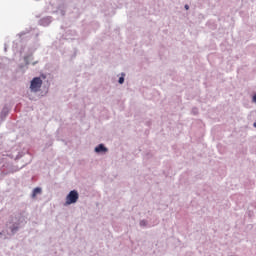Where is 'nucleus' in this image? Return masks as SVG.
<instances>
[{
    "mask_svg": "<svg viewBox=\"0 0 256 256\" xmlns=\"http://www.w3.org/2000/svg\"><path fill=\"white\" fill-rule=\"evenodd\" d=\"M0 165L2 166V173L4 175H9V173H15L16 171H19V169H23L25 165H17L13 162H0Z\"/></svg>",
    "mask_w": 256,
    "mask_h": 256,
    "instance_id": "obj_1",
    "label": "nucleus"
},
{
    "mask_svg": "<svg viewBox=\"0 0 256 256\" xmlns=\"http://www.w3.org/2000/svg\"><path fill=\"white\" fill-rule=\"evenodd\" d=\"M77 201H79V192H77V190H72L66 196L65 205H73Z\"/></svg>",
    "mask_w": 256,
    "mask_h": 256,
    "instance_id": "obj_2",
    "label": "nucleus"
},
{
    "mask_svg": "<svg viewBox=\"0 0 256 256\" xmlns=\"http://www.w3.org/2000/svg\"><path fill=\"white\" fill-rule=\"evenodd\" d=\"M43 86V80L39 77H35L32 79L30 84V89L33 93H37L41 91V87Z\"/></svg>",
    "mask_w": 256,
    "mask_h": 256,
    "instance_id": "obj_3",
    "label": "nucleus"
},
{
    "mask_svg": "<svg viewBox=\"0 0 256 256\" xmlns=\"http://www.w3.org/2000/svg\"><path fill=\"white\" fill-rule=\"evenodd\" d=\"M41 193H43V189L41 187L34 188L31 195L32 199H35V197H37V195H41Z\"/></svg>",
    "mask_w": 256,
    "mask_h": 256,
    "instance_id": "obj_4",
    "label": "nucleus"
},
{
    "mask_svg": "<svg viewBox=\"0 0 256 256\" xmlns=\"http://www.w3.org/2000/svg\"><path fill=\"white\" fill-rule=\"evenodd\" d=\"M8 229H10L12 235H15V233L19 231V223H13L12 225L8 226Z\"/></svg>",
    "mask_w": 256,
    "mask_h": 256,
    "instance_id": "obj_5",
    "label": "nucleus"
},
{
    "mask_svg": "<svg viewBox=\"0 0 256 256\" xmlns=\"http://www.w3.org/2000/svg\"><path fill=\"white\" fill-rule=\"evenodd\" d=\"M107 151V147H105L103 144H100L95 148L96 153H107Z\"/></svg>",
    "mask_w": 256,
    "mask_h": 256,
    "instance_id": "obj_6",
    "label": "nucleus"
},
{
    "mask_svg": "<svg viewBox=\"0 0 256 256\" xmlns=\"http://www.w3.org/2000/svg\"><path fill=\"white\" fill-rule=\"evenodd\" d=\"M140 227H147V220H141Z\"/></svg>",
    "mask_w": 256,
    "mask_h": 256,
    "instance_id": "obj_7",
    "label": "nucleus"
},
{
    "mask_svg": "<svg viewBox=\"0 0 256 256\" xmlns=\"http://www.w3.org/2000/svg\"><path fill=\"white\" fill-rule=\"evenodd\" d=\"M119 83H120V85H123V83H125V78L120 77L119 78Z\"/></svg>",
    "mask_w": 256,
    "mask_h": 256,
    "instance_id": "obj_8",
    "label": "nucleus"
},
{
    "mask_svg": "<svg viewBox=\"0 0 256 256\" xmlns=\"http://www.w3.org/2000/svg\"><path fill=\"white\" fill-rule=\"evenodd\" d=\"M253 101L256 103V94L253 96Z\"/></svg>",
    "mask_w": 256,
    "mask_h": 256,
    "instance_id": "obj_9",
    "label": "nucleus"
},
{
    "mask_svg": "<svg viewBox=\"0 0 256 256\" xmlns=\"http://www.w3.org/2000/svg\"><path fill=\"white\" fill-rule=\"evenodd\" d=\"M185 9L188 11V9H189V5H185Z\"/></svg>",
    "mask_w": 256,
    "mask_h": 256,
    "instance_id": "obj_10",
    "label": "nucleus"
},
{
    "mask_svg": "<svg viewBox=\"0 0 256 256\" xmlns=\"http://www.w3.org/2000/svg\"><path fill=\"white\" fill-rule=\"evenodd\" d=\"M3 237V232H0V238Z\"/></svg>",
    "mask_w": 256,
    "mask_h": 256,
    "instance_id": "obj_11",
    "label": "nucleus"
},
{
    "mask_svg": "<svg viewBox=\"0 0 256 256\" xmlns=\"http://www.w3.org/2000/svg\"><path fill=\"white\" fill-rule=\"evenodd\" d=\"M253 125H254V127H256V122Z\"/></svg>",
    "mask_w": 256,
    "mask_h": 256,
    "instance_id": "obj_12",
    "label": "nucleus"
}]
</instances>
